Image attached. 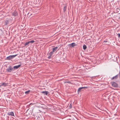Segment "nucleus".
<instances>
[{"label":"nucleus","instance_id":"f257e3e1","mask_svg":"<svg viewBox=\"0 0 120 120\" xmlns=\"http://www.w3.org/2000/svg\"><path fill=\"white\" fill-rule=\"evenodd\" d=\"M17 55L16 54L15 55L10 56L7 57V59L8 60H10L16 56Z\"/></svg>","mask_w":120,"mask_h":120},{"label":"nucleus","instance_id":"f03ea898","mask_svg":"<svg viewBox=\"0 0 120 120\" xmlns=\"http://www.w3.org/2000/svg\"><path fill=\"white\" fill-rule=\"evenodd\" d=\"M13 70V68L11 66H10L6 69V71L8 72H10Z\"/></svg>","mask_w":120,"mask_h":120},{"label":"nucleus","instance_id":"7ed1b4c3","mask_svg":"<svg viewBox=\"0 0 120 120\" xmlns=\"http://www.w3.org/2000/svg\"><path fill=\"white\" fill-rule=\"evenodd\" d=\"M77 45V44H76L75 43H72L69 44L68 45L71 48H74Z\"/></svg>","mask_w":120,"mask_h":120},{"label":"nucleus","instance_id":"20e7f679","mask_svg":"<svg viewBox=\"0 0 120 120\" xmlns=\"http://www.w3.org/2000/svg\"><path fill=\"white\" fill-rule=\"evenodd\" d=\"M114 13H118L120 14V8H114Z\"/></svg>","mask_w":120,"mask_h":120},{"label":"nucleus","instance_id":"39448f33","mask_svg":"<svg viewBox=\"0 0 120 120\" xmlns=\"http://www.w3.org/2000/svg\"><path fill=\"white\" fill-rule=\"evenodd\" d=\"M111 84L112 86L113 87H118V84L115 82H112Z\"/></svg>","mask_w":120,"mask_h":120},{"label":"nucleus","instance_id":"423d86ee","mask_svg":"<svg viewBox=\"0 0 120 120\" xmlns=\"http://www.w3.org/2000/svg\"><path fill=\"white\" fill-rule=\"evenodd\" d=\"M87 87H84L79 88L78 90V92L79 93L82 90V89L87 88Z\"/></svg>","mask_w":120,"mask_h":120},{"label":"nucleus","instance_id":"0eeeda50","mask_svg":"<svg viewBox=\"0 0 120 120\" xmlns=\"http://www.w3.org/2000/svg\"><path fill=\"white\" fill-rule=\"evenodd\" d=\"M11 21L10 19H8L6 20H5V25H8L10 21Z\"/></svg>","mask_w":120,"mask_h":120},{"label":"nucleus","instance_id":"6e6552de","mask_svg":"<svg viewBox=\"0 0 120 120\" xmlns=\"http://www.w3.org/2000/svg\"><path fill=\"white\" fill-rule=\"evenodd\" d=\"M8 83H5V82L2 83L0 86H8Z\"/></svg>","mask_w":120,"mask_h":120},{"label":"nucleus","instance_id":"1a4fd4ad","mask_svg":"<svg viewBox=\"0 0 120 120\" xmlns=\"http://www.w3.org/2000/svg\"><path fill=\"white\" fill-rule=\"evenodd\" d=\"M7 115L9 116H14V113L13 112H8L7 113Z\"/></svg>","mask_w":120,"mask_h":120},{"label":"nucleus","instance_id":"9d476101","mask_svg":"<svg viewBox=\"0 0 120 120\" xmlns=\"http://www.w3.org/2000/svg\"><path fill=\"white\" fill-rule=\"evenodd\" d=\"M21 64L19 65H18L14 66L13 67V68L14 69H17L19 68L21 66Z\"/></svg>","mask_w":120,"mask_h":120},{"label":"nucleus","instance_id":"9b49d317","mask_svg":"<svg viewBox=\"0 0 120 120\" xmlns=\"http://www.w3.org/2000/svg\"><path fill=\"white\" fill-rule=\"evenodd\" d=\"M41 93L42 94H43L44 95H47L49 93V92L48 91H43L41 92Z\"/></svg>","mask_w":120,"mask_h":120},{"label":"nucleus","instance_id":"f8f14e48","mask_svg":"<svg viewBox=\"0 0 120 120\" xmlns=\"http://www.w3.org/2000/svg\"><path fill=\"white\" fill-rule=\"evenodd\" d=\"M58 48V47H56L55 48H53L52 49V52H55L57 50Z\"/></svg>","mask_w":120,"mask_h":120},{"label":"nucleus","instance_id":"ddd939ff","mask_svg":"<svg viewBox=\"0 0 120 120\" xmlns=\"http://www.w3.org/2000/svg\"><path fill=\"white\" fill-rule=\"evenodd\" d=\"M118 75H117L113 77L111 79L112 80H113L114 79H116L118 78Z\"/></svg>","mask_w":120,"mask_h":120},{"label":"nucleus","instance_id":"4468645a","mask_svg":"<svg viewBox=\"0 0 120 120\" xmlns=\"http://www.w3.org/2000/svg\"><path fill=\"white\" fill-rule=\"evenodd\" d=\"M18 14V13L16 12H14L12 13L13 15L14 16H16Z\"/></svg>","mask_w":120,"mask_h":120},{"label":"nucleus","instance_id":"2eb2a0df","mask_svg":"<svg viewBox=\"0 0 120 120\" xmlns=\"http://www.w3.org/2000/svg\"><path fill=\"white\" fill-rule=\"evenodd\" d=\"M83 49L84 50H85L87 48V47H86V45H83Z\"/></svg>","mask_w":120,"mask_h":120},{"label":"nucleus","instance_id":"dca6fc26","mask_svg":"<svg viewBox=\"0 0 120 120\" xmlns=\"http://www.w3.org/2000/svg\"><path fill=\"white\" fill-rule=\"evenodd\" d=\"M29 43L28 41L26 42L24 45V46H26L28 45L29 44Z\"/></svg>","mask_w":120,"mask_h":120},{"label":"nucleus","instance_id":"f3484780","mask_svg":"<svg viewBox=\"0 0 120 120\" xmlns=\"http://www.w3.org/2000/svg\"><path fill=\"white\" fill-rule=\"evenodd\" d=\"M71 83V82L69 81H66L64 82V83Z\"/></svg>","mask_w":120,"mask_h":120},{"label":"nucleus","instance_id":"a211bd4d","mask_svg":"<svg viewBox=\"0 0 120 120\" xmlns=\"http://www.w3.org/2000/svg\"><path fill=\"white\" fill-rule=\"evenodd\" d=\"M30 91V90H28V91H26L25 92V94H29Z\"/></svg>","mask_w":120,"mask_h":120},{"label":"nucleus","instance_id":"6ab92c4d","mask_svg":"<svg viewBox=\"0 0 120 120\" xmlns=\"http://www.w3.org/2000/svg\"><path fill=\"white\" fill-rule=\"evenodd\" d=\"M29 43H33L35 41L34 40H32L31 41H29Z\"/></svg>","mask_w":120,"mask_h":120},{"label":"nucleus","instance_id":"aec40b11","mask_svg":"<svg viewBox=\"0 0 120 120\" xmlns=\"http://www.w3.org/2000/svg\"><path fill=\"white\" fill-rule=\"evenodd\" d=\"M53 52L52 51L51 52L49 53V55H50L51 56L53 54Z\"/></svg>","mask_w":120,"mask_h":120},{"label":"nucleus","instance_id":"412c9836","mask_svg":"<svg viewBox=\"0 0 120 120\" xmlns=\"http://www.w3.org/2000/svg\"><path fill=\"white\" fill-rule=\"evenodd\" d=\"M69 107H70V109H71L72 108V105H71V104H70L69 106Z\"/></svg>","mask_w":120,"mask_h":120},{"label":"nucleus","instance_id":"4be33fe9","mask_svg":"<svg viewBox=\"0 0 120 120\" xmlns=\"http://www.w3.org/2000/svg\"><path fill=\"white\" fill-rule=\"evenodd\" d=\"M117 35L118 36V37L119 38L120 37V34H117Z\"/></svg>","mask_w":120,"mask_h":120},{"label":"nucleus","instance_id":"5701e85b","mask_svg":"<svg viewBox=\"0 0 120 120\" xmlns=\"http://www.w3.org/2000/svg\"><path fill=\"white\" fill-rule=\"evenodd\" d=\"M64 11H66V8H64Z\"/></svg>","mask_w":120,"mask_h":120},{"label":"nucleus","instance_id":"b1692460","mask_svg":"<svg viewBox=\"0 0 120 120\" xmlns=\"http://www.w3.org/2000/svg\"><path fill=\"white\" fill-rule=\"evenodd\" d=\"M51 56L50 55L49 56H48V58L49 59H50L51 58Z\"/></svg>","mask_w":120,"mask_h":120},{"label":"nucleus","instance_id":"393cba45","mask_svg":"<svg viewBox=\"0 0 120 120\" xmlns=\"http://www.w3.org/2000/svg\"><path fill=\"white\" fill-rule=\"evenodd\" d=\"M63 8H66V6H64H64H63Z\"/></svg>","mask_w":120,"mask_h":120},{"label":"nucleus","instance_id":"a878e982","mask_svg":"<svg viewBox=\"0 0 120 120\" xmlns=\"http://www.w3.org/2000/svg\"><path fill=\"white\" fill-rule=\"evenodd\" d=\"M119 76H120V74Z\"/></svg>","mask_w":120,"mask_h":120}]
</instances>
